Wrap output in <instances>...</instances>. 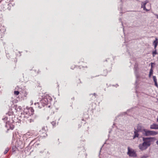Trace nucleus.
<instances>
[{"label": "nucleus", "instance_id": "1", "mask_svg": "<svg viewBox=\"0 0 158 158\" xmlns=\"http://www.w3.org/2000/svg\"><path fill=\"white\" fill-rule=\"evenodd\" d=\"M153 139L152 137H143V142L139 145V148L142 151L146 150L151 145V142Z\"/></svg>", "mask_w": 158, "mask_h": 158}, {"label": "nucleus", "instance_id": "2", "mask_svg": "<svg viewBox=\"0 0 158 158\" xmlns=\"http://www.w3.org/2000/svg\"><path fill=\"white\" fill-rule=\"evenodd\" d=\"M48 100L47 98H43L40 101V102L35 103V105L37 106L40 108H41L42 106H41V105L42 106H44L46 105H47L48 104Z\"/></svg>", "mask_w": 158, "mask_h": 158}, {"label": "nucleus", "instance_id": "3", "mask_svg": "<svg viewBox=\"0 0 158 158\" xmlns=\"http://www.w3.org/2000/svg\"><path fill=\"white\" fill-rule=\"evenodd\" d=\"M128 152L127 154L130 157H136L137 154L135 152L133 149L130 148L129 147L127 148Z\"/></svg>", "mask_w": 158, "mask_h": 158}, {"label": "nucleus", "instance_id": "4", "mask_svg": "<svg viewBox=\"0 0 158 158\" xmlns=\"http://www.w3.org/2000/svg\"><path fill=\"white\" fill-rule=\"evenodd\" d=\"M6 126L8 128V130L9 129L13 130L14 128V125L13 124L10 123L8 121L6 122Z\"/></svg>", "mask_w": 158, "mask_h": 158}, {"label": "nucleus", "instance_id": "5", "mask_svg": "<svg viewBox=\"0 0 158 158\" xmlns=\"http://www.w3.org/2000/svg\"><path fill=\"white\" fill-rule=\"evenodd\" d=\"M150 128L152 129L158 130V124L153 123L150 125Z\"/></svg>", "mask_w": 158, "mask_h": 158}, {"label": "nucleus", "instance_id": "6", "mask_svg": "<svg viewBox=\"0 0 158 158\" xmlns=\"http://www.w3.org/2000/svg\"><path fill=\"white\" fill-rule=\"evenodd\" d=\"M148 2V1L146 0L142 2L141 3V7L143 8V10H148L145 8V5Z\"/></svg>", "mask_w": 158, "mask_h": 158}, {"label": "nucleus", "instance_id": "7", "mask_svg": "<svg viewBox=\"0 0 158 158\" xmlns=\"http://www.w3.org/2000/svg\"><path fill=\"white\" fill-rule=\"evenodd\" d=\"M138 131L137 130L135 129V131L134 132V135L133 136V139L135 138L138 137L139 136L138 134Z\"/></svg>", "mask_w": 158, "mask_h": 158}, {"label": "nucleus", "instance_id": "8", "mask_svg": "<svg viewBox=\"0 0 158 158\" xmlns=\"http://www.w3.org/2000/svg\"><path fill=\"white\" fill-rule=\"evenodd\" d=\"M158 39L157 38H155V40L153 41V44L154 45V49H156L158 44Z\"/></svg>", "mask_w": 158, "mask_h": 158}, {"label": "nucleus", "instance_id": "9", "mask_svg": "<svg viewBox=\"0 0 158 158\" xmlns=\"http://www.w3.org/2000/svg\"><path fill=\"white\" fill-rule=\"evenodd\" d=\"M143 130L145 132V135L146 136L151 135V131L147 130L146 129H143Z\"/></svg>", "mask_w": 158, "mask_h": 158}, {"label": "nucleus", "instance_id": "10", "mask_svg": "<svg viewBox=\"0 0 158 158\" xmlns=\"http://www.w3.org/2000/svg\"><path fill=\"white\" fill-rule=\"evenodd\" d=\"M153 80L155 82V85L156 86L158 87V84H157V79H156V77L155 76H153Z\"/></svg>", "mask_w": 158, "mask_h": 158}, {"label": "nucleus", "instance_id": "11", "mask_svg": "<svg viewBox=\"0 0 158 158\" xmlns=\"http://www.w3.org/2000/svg\"><path fill=\"white\" fill-rule=\"evenodd\" d=\"M89 96L92 98V99L93 100L96 97L97 95L95 93H94L93 94H90Z\"/></svg>", "mask_w": 158, "mask_h": 158}, {"label": "nucleus", "instance_id": "12", "mask_svg": "<svg viewBox=\"0 0 158 158\" xmlns=\"http://www.w3.org/2000/svg\"><path fill=\"white\" fill-rule=\"evenodd\" d=\"M138 131H142V129L141 125H138L137 127V130Z\"/></svg>", "mask_w": 158, "mask_h": 158}, {"label": "nucleus", "instance_id": "13", "mask_svg": "<svg viewBox=\"0 0 158 158\" xmlns=\"http://www.w3.org/2000/svg\"><path fill=\"white\" fill-rule=\"evenodd\" d=\"M157 132L155 131H151V135H155L157 134Z\"/></svg>", "mask_w": 158, "mask_h": 158}, {"label": "nucleus", "instance_id": "14", "mask_svg": "<svg viewBox=\"0 0 158 158\" xmlns=\"http://www.w3.org/2000/svg\"><path fill=\"white\" fill-rule=\"evenodd\" d=\"M47 127H42V130L40 131L43 133H44L46 131Z\"/></svg>", "mask_w": 158, "mask_h": 158}, {"label": "nucleus", "instance_id": "15", "mask_svg": "<svg viewBox=\"0 0 158 158\" xmlns=\"http://www.w3.org/2000/svg\"><path fill=\"white\" fill-rule=\"evenodd\" d=\"M148 157V154H145L142 156L140 158H147Z\"/></svg>", "mask_w": 158, "mask_h": 158}, {"label": "nucleus", "instance_id": "16", "mask_svg": "<svg viewBox=\"0 0 158 158\" xmlns=\"http://www.w3.org/2000/svg\"><path fill=\"white\" fill-rule=\"evenodd\" d=\"M9 148H8V147L6 148L5 151L4 152V154H6L9 151Z\"/></svg>", "mask_w": 158, "mask_h": 158}, {"label": "nucleus", "instance_id": "17", "mask_svg": "<svg viewBox=\"0 0 158 158\" xmlns=\"http://www.w3.org/2000/svg\"><path fill=\"white\" fill-rule=\"evenodd\" d=\"M153 73V70H152L151 69L150 70V72H149V77H150L151 75Z\"/></svg>", "mask_w": 158, "mask_h": 158}, {"label": "nucleus", "instance_id": "18", "mask_svg": "<svg viewBox=\"0 0 158 158\" xmlns=\"http://www.w3.org/2000/svg\"><path fill=\"white\" fill-rule=\"evenodd\" d=\"M15 95H17L19 94V92L18 91H15L14 92Z\"/></svg>", "mask_w": 158, "mask_h": 158}, {"label": "nucleus", "instance_id": "19", "mask_svg": "<svg viewBox=\"0 0 158 158\" xmlns=\"http://www.w3.org/2000/svg\"><path fill=\"white\" fill-rule=\"evenodd\" d=\"M52 124V126L54 127L55 126L56 124V123L55 121H53L51 123Z\"/></svg>", "mask_w": 158, "mask_h": 158}, {"label": "nucleus", "instance_id": "20", "mask_svg": "<svg viewBox=\"0 0 158 158\" xmlns=\"http://www.w3.org/2000/svg\"><path fill=\"white\" fill-rule=\"evenodd\" d=\"M152 54H153V56H154L155 55L157 54V52H156V50L155 51H153L152 52Z\"/></svg>", "mask_w": 158, "mask_h": 158}, {"label": "nucleus", "instance_id": "21", "mask_svg": "<svg viewBox=\"0 0 158 158\" xmlns=\"http://www.w3.org/2000/svg\"><path fill=\"white\" fill-rule=\"evenodd\" d=\"M8 118L7 117H5L2 118V119L4 121H6L8 120Z\"/></svg>", "mask_w": 158, "mask_h": 158}, {"label": "nucleus", "instance_id": "22", "mask_svg": "<svg viewBox=\"0 0 158 158\" xmlns=\"http://www.w3.org/2000/svg\"><path fill=\"white\" fill-rule=\"evenodd\" d=\"M137 65H136V64H135V71H136L137 70Z\"/></svg>", "mask_w": 158, "mask_h": 158}, {"label": "nucleus", "instance_id": "23", "mask_svg": "<svg viewBox=\"0 0 158 158\" xmlns=\"http://www.w3.org/2000/svg\"><path fill=\"white\" fill-rule=\"evenodd\" d=\"M29 122L30 123H31L32 122H33V119H29Z\"/></svg>", "mask_w": 158, "mask_h": 158}, {"label": "nucleus", "instance_id": "24", "mask_svg": "<svg viewBox=\"0 0 158 158\" xmlns=\"http://www.w3.org/2000/svg\"><path fill=\"white\" fill-rule=\"evenodd\" d=\"M31 112H33L34 111V110L32 108L31 109Z\"/></svg>", "mask_w": 158, "mask_h": 158}, {"label": "nucleus", "instance_id": "25", "mask_svg": "<svg viewBox=\"0 0 158 158\" xmlns=\"http://www.w3.org/2000/svg\"><path fill=\"white\" fill-rule=\"evenodd\" d=\"M156 122H158V116L156 118Z\"/></svg>", "mask_w": 158, "mask_h": 158}, {"label": "nucleus", "instance_id": "26", "mask_svg": "<svg viewBox=\"0 0 158 158\" xmlns=\"http://www.w3.org/2000/svg\"><path fill=\"white\" fill-rule=\"evenodd\" d=\"M156 144L158 145V140L156 142Z\"/></svg>", "mask_w": 158, "mask_h": 158}, {"label": "nucleus", "instance_id": "27", "mask_svg": "<svg viewBox=\"0 0 158 158\" xmlns=\"http://www.w3.org/2000/svg\"><path fill=\"white\" fill-rule=\"evenodd\" d=\"M156 16H157V18H158V15H156Z\"/></svg>", "mask_w": 158, "mask_h": 158}, {"label": "nucleus", "instance_id": "28", "mask_svg": "<svg viewBox=\"0 0 158 158\" xmlns=\"http://www.w3.org/2000/svg\"><path fill=\"white\" fill-rule=\"evenodd\" d=\"M19 109L20 110L21 108V106H19Z\"/></svg>", "mask_w": 158, "mask_h": 158}, {"label": "nucleus", "instance_id": "29", "mask_svg": "<svg viewBox=\"0 0 158 158\" xmlns=\"http://www.w3.org/2000/svg\"><path fill=\"white\" fill-rule=\"evenodd\" d=\"M136 77H138V76H137V75H136Z\"/></svg>", "mask_w": 158, "mask_h": 158}, {"label": "nucleus", "instance_id": "30", "mask_svg": "<svg viewBox=\"0 0 158 158\" xmlns=\"http://www.w3.org/2000/svg\"><path fill=\"white\" fill-rule=\"evenodd\" d=\"M121 23H122V25H123V24L122 22H121Z\"/></svg>", "mask_w": 158, "mask_h": 158}, {"label": "nucleus", "instance_id": "31", "mask_svg": "<svg viewBox=\"0 0 158 158\" xmlns=\"http://www.w3.org/2000/svg\"><path fill=\"white\" fill-rule=\"evenodd\" d=\"M119 20H121V19H119Z\"/></svg>", "mask_w": 158, "mask_h": 158}, {"label": "nucleus", "instance_id": "32", "mask_svg": "<svg viewBox=\"0 0 158 158\" xmlns=\"http://www.w3.org/2000/svg\"><path fill=\"white\" fill-rule=\"evenodd\" d=\"M124 28H123V31H124Z\"/></svg>", "mask_w": 158, "mask_h": 158}]
</instances>
